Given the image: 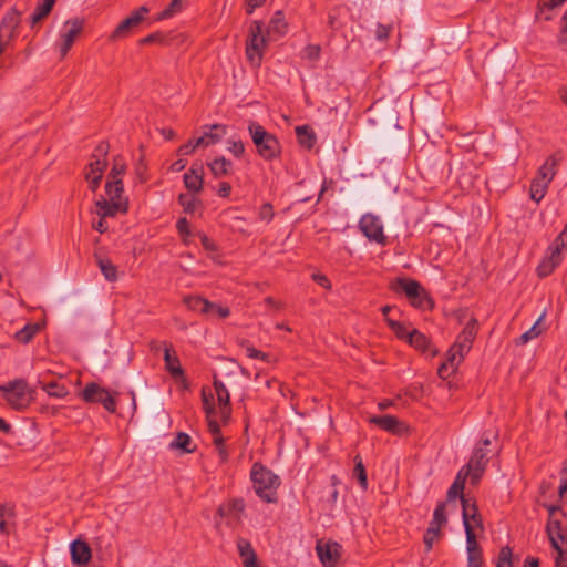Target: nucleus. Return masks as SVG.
I'll return each mask as SVG.
<instances>
[{"label": "nucleus", "instance_id": "f257e3e1", "mask_svg": "<svg viewBox=\"0 0 567 567\" xmlns=\"http://www.w3.org/2000/svg\"><path fill=\"white\" fill-rule=\"evenodd\" d=\"M478 322L475 318H471L462 332L457 336L455 342L446 353V360L439 367L437 373L442 379L453 374L458 365L463 362L465 355L472 349L473 341L476 338Z\"/></svg>", "mask_w": 567, "mask_h": 567}, {"label": "nucleus", "instance_id": "f03ea898", "mask_svg": "<svg viewBox=\"0 0 567 567\" xmlns=\"http://www.w3.org/2000/svg\"><path fill=\"white\" fill-rule=\"evenodd\" d=\"M105 195L106 197H101L95 202L96 214L100 217H114L127 212L128 199L124 195L122 182H106Z\"/></svg>", "mask_w": 567, "mask_h": 567}, {"label": "nucleus", "instance_id": "7ed1b4c3", "mask_svg": "<svg viewBox=\"0 0 567 567\" xmlns=\"http://www.w3.org/2000/svg\"><path fill=\"white\" fill-rule=\"evenodd\" d=\"M561 162V155L555 153L549 155L538 168L536 176L532 179L529 196L539 203L546 195L547 189L558 172V165Z\"/></svg>", "mask_w": 567, "mask_h": 567}, {"label": "nucleus", "instance_id": "20e7f679", "mask_svg": "<svg viewBox=\"0 0 567 567\" xmlns=\"http://www.w3.org/2000/svg\"><path fill=\"white\" fill-rule=\"evenodd\" d=\"M250 476L257 495L267 503H275L280 485L279 476L259 463L252 465Z\"/></svg>", "mask_w": 567, "mask_h": 567}, {"label": "nucleus", "instance_id": "39448f33", "mask_svg": "<svg viewBox=\"0 0 567 567\" xmlns=\"http://www.w3.org/2000/svg\"><path fill=\"white\" fill-rule=\"evenodd\" d=\"M549 517L546 525V532L553 548L557 553L567 549V516L565 512L556 505H545Z\"/></svg>", "mask_w": 567, "mask_h": 567}, {"label": "nucleus", "instance_id": "423d86ee", "mask_svg": "<svg viewBox=\"0 0 567 567\" xmlns=\"http://www.w3.org/2000/svg\"><path fill=\"white\" fill-rule=\"evenodd\" d=\"M272 41L265 33V27L261 21H252L248 29L246 40V58L251 66L258 68L262 62V58L268 43Z\"/></svg>", "mask_w": 567, "mask_h": 567}, {"label": "nucleus", "instance_id": "0eeeda50", "mask_svg": "<svg viewBox=\"0 0 567 567\" xmlns=\"http://www.w3.org/2000/svg\"><path fill=\"white\" fill-rule=\"evenodd\" d=\"M0 392L8 405L18 411L27 409L34 400V390L24 379H16L1 384Z\"/></svg>", "mask_w": 567, "mask_h": 567}, {"label": "nucleus", "instance_id": "6e6552de", "mask_svg": "<svg viewBox=\"0 0 567 567\" xmlns=\"http://www.w3.org/2000/svg\"><path fill=\"white\" fill-rule=\"evenodd\" d=\"M248 131L260 157L265 161H271L280 155L281 147L279 141L259 123L251 122L248 125Z\"/></svg>", "mask_w": 567, "mask_h": 567}, {"label": "nucleus", "instance_id": "1a4fd4ad", "mask_svg": "<svg viewBox=\"0 0 567 567\" xmlns=\"http://www.w3.org/2000/svg\"><path fill=\"white\" fill-rule=\"evenodd\" d=\"M206 393L210 404L214 405L215 411L213 417L217 421L220 419L224 423H227L231 415V408L229 404L230 395L225 384L219 381L216 377L214 378V392L212 390L203 389L202 394Z\"/></svg>", "mask_w": 567, "mask_h": 567}, {"label": "nucleus", "instance_id": "9d476101", "mask_svg": "<svg viewBox=\"0 0 567 567\" xmlns=\"http://www.w3.org/2000/svg\"><path fill=\"white\" fill-rule=\"evenodd\" d=\"M83 27L84 20L80 18L69 19L63 23L59 41L56 42L61 59L66 56L76 38L82 32Z\"/></svg>", "mask_w": 567, "mask_h": 567}, {"label": "nucleus", "instance_id": "9b49d317", "mask_svg": "<svg viewBox=\"0 0 567 567\" xmlns=\"http://www.w3.org/2000/svg\"><path fill=\"white\" fill-rule=\"evenodd\" d=\"M204 409H205V412L207 415L208 430L212 434L213 443L218 453L220 462L225 463L228 461L229 452L225 444V440H224L223 435L220 434L218 421H216L213 417L215 408L213 404H210L209 399L207 398L205 392H204Z\"/></svg>", "mask_w": 567, "mask_h": 567}, {"label": "nucleus", "instance_id": "f8f14e48", "mask_svg": "<svg viewBox=\"0 0 567 567\" xmlns=\"http://www.w3.org/2000/svg\"><path fill=\"white\" fill-rule=\"evenodd\" d=\"M80 396L87 403H101L110 413H114L116 411V401L114 395L95 382L86 384L80 393Z\"/></svg>", "mask_w": 567, "mask_h": 567}, {"label": "nucleus", "instance_id": "ddd939ff", "mask_svg": "<svg viewBox=\"0 0 567 567\" xmlns=\"http://www.w3.org/2000/svg\"><path fill=\"white\" fill-rule=\"evenodd\" d=\"M109 146L105 143H101L96 151L103 158H95L89 163V165L85 168V179L89 183V188L92 192H95L101 183V179L103 177V173L106 168V159L105 156L107 154Z\"/></svg>", "mask_w": 567, "mask_h": 567}, {"label": "nucleus", "instance_id": "4468645a", "mask_svg": "<svg viewBox=\"0 0 567 567\" xmlns=\"http://www.w3.org/2000/svg\"><path fill=\"white\" fill-rule=\"evenodd\" d=\"M359 228L370 241H374L380 245H384L386 243L383 224L378 216L370 213L364 214L360 218Z\"/></svg>", "mask_w": 567, "mask_h": 567}, {"label": "nucleus", "instance_id": "2eb2a0df", "mask_svg": "<svg viewBox=\"0 0 567 567\" xmlns=\"http://www.w3.org/2000/svg\"><path fill=\"white\" fill-rule=\"evenodd\" d=\"M148 13V8L145 6L140 7L137 10L133 11L130 17L124 19L111 33L110 40L117 41L120 39L128 37L145 19V16Z\"/></svg>", "mask_w": 567, "mask_h": 567}, {"label": "nucleus", "instance_id": "dca6fc26", "mask_svg": "<svg viewBox=\"0 0 567 567\" xmlns=\"http://www.w3.org/2000/svg\"><path fill=\"white\" fill-rule=\"evenodd\" d=\"M487 454L488 450L476 446L468 463L463 467L471 474L472 484H476L482 477L488 462Z\"/></svg>", "mask_w": 567, "mask_h": 567}, {"label": "nucleus", "instance_id": "f3484780", "mask_svg": "<svg viewBox=\"0 0 567 567\" xmlns=\"http://www.w3.org/2000/svg\"><path fill=\"white\" fill-rule=\"evenodd\" d=\"M318 556L324 567H336L340 556L341 547L337 543L317 544Z\"/></svg>", "mask_w": 567, "mask_h": 567}, {"label": "nucleus", "instance_id": "a211bd4d", "mask_svg": "<svg viewBox=\"0 0 567 567\" xmlns=\"http://www.w3.org/2000/svg\"><path fill=\"white\" fill-rule=\"evenodd\" d=\"M369 422L392 434H402L408 430L406 425L393 415H373L369 417Z\"/></svg>", "mask_w": 567, "mask_h": 567}, {"label": "nucleus", "instance_id": "6ab92c4d", "mask_svg": "<svg viewBox=\"0 0 567 567\" xmlns=\"http://www.w3.org/2000/svg\"><path fill=\"white\" fill-rule=\"evenodd\" d=\"M71 559L76 566H85L92 558V549L84 540L75 539L70 545Z\"/></svg>", "mask_w": 567, "mask_h": 567}, {"label": "nucleus", "instance_id": "aec40b11", "mask_svg": "<svg viewBox=\"0 0 567 567\" xmlns=\"http://www.w3.org/2000/svg\"><path fill=\"white\" fill-rule=\"evenodd\" d=\"M467 567H482V550L476 540L474 532L467 528L466 535Z\"/></svg>", "mask_w": 567, "mask_h": 567}, {"label": "nucleus", "instance_id": "412c9836", "mask_svg": "<svg viewBox=\"0 0 567 567\" xmlns=\"http://www.w3.org/2000/svg\"><path fill=\"white\" fill-rule=\"evenodd\" d=\"M395 291H403L412 305H416V299L422 297V287L415 280L399 278L393 285Z\"/></svg>", "mask_w": 567, "mask_h": 567}, {"label": "nucleus", "instance_id": "4be33fe9", "mask_svg": "<svg viewBox=\"0 0 567 567\" xmlns=\"http://www.w3.org/2000/svg\"><path fill=\"white\" fill-rule=\"evenodd\" d=\"M226 126L214 124L210 126L208 132H205L202 136L195 138V145H198L199 147L215 145L226 135Z\"/></svg>", "mask_w": 567, "mask_h": 567}, {"label": "nucleus", "instance_id": "5701e85b", "mask_svg": "<svg viewBox=\"0 0 567 567\" xmlns=\"http://www.w3.org/2000/svg\"><path fill=\"white\" fill-rule=\"evenodd\" d=\"M20 23V12L12 8L1 20L0 23V38L11 39L14 35L16 29Z\"/></svg>", "mask_w": 567, "mask_h": 567}, {"label": "nucleus", "instance_id": "b1692460", "mask_svg": "<svg viewBox=\"0 0 567 567\" xmlns=\"http://www.w3.org/2000/svg\"><path fill=\"white\" fill-rule=\"evenodd\" d=\"M237 550L244 567H260L257 555L249 540L245 538H238Z\"/></svg>", "mask_w": 567, "mask_h": 567}, {"label": "nucleus", "instance_id": "393cba45", "mask_svg": "<svg viewBox=\"0 0 567 567\" xmlns=\"http://www.w3.org/2000/svg\"><path fill=\"white\" fill-rule=\"evenodd\" d=\"M185 187L193 192L198 193L203 188V166L194 164L187 173L184 175Z\"/></svg>", "mask_w": 567, "mask_h": 567}, {"label": "nucleus", "instance_id": "a878e982", "mask_svg": "<svg viewBox=\"0 0 567 567\" xmlns=\"http://www.w3.org/2000/svg\"><path fill=\"white\" fill-rule=\"evenodd\" d=\"M287 32V23L285 21L284 14L281 11H277L271 18L267 28H265V33L272 41L278 40Z\"/></svg>", "mask_w": 567, "mask_h": 567}, {"label": "nucleus", "instance_id": "bb28decb", "mask_svg": "<svg viewBox=\"0 0 567 567\" xmlns=\"http://www.w3.org/2000/svg\"><path fill=\"white\" fill-rule=\"evenodd\" d=\"M184 305L192 311H197L203 315H209L213 310V302L199 296H186L183 299Z\"/></svg>", "mask_w": 567, "mask_h": 567}, {"label": "nucleus", "instance_id": "cd10ccee", "mask_svg": "<svg viewBox=\"0 0 567 567\" xmlns=\"http://www.w3.org/2000/svg\"><path fill=\"white\" fill-rule=\"evenodd\" d=\"M567 0H540L538 2L537 19L549 21L554 17V10L565 3Z\"/></svg>", "mask_w": 567, "mask_h": 567}, {"label": "nucleus", "instance_id": "c85d7f7f", "mask_svg": "<svg viewBox=\"0 0 567 567\" xmlns=\"http://www.w3.org/2000/svg\"><path fill=\"white\" fill-rule=\"evenodd\" d=\"M208 167L212 174L216 177L228 176L233 172V163L225 157H217L214 161L209 162Z\"/></svg>", "mask_w": 567, "mask_h": 567}, {"label": "nucleus", "instance_id": "c756f323", "mask_svg": "<svg viewBox=\"0 0 567 567\" xmlns=\"http://www.w3.org/2000/svg\"><path fill=\"white\" fill-rule=\"evenodd\" d=\"M471 477V474L467 473L465 468H461V471L457 473V476L454 481V483L451 485V487L447 491V497L449 499H455L456 497H464L463 491L465 486V481L467 477Z\"/></svg>", "mask_w": 567, "mask_h": 567}, {"label": "nucleus", "instance_id": "7c9ffc66", "mask_svg": "<svg viewBox=\"0 0 567 567\" xmlns=\"http://www.w3.org/2000/svg\"><path fill=\"white\" fill-rule=\"evenodd\" d=\"M14 525V512L11 506L0 504V533L9 534Z\"/></svg>", "mask_w": 567, "mask_h": 567}, {"label": "nucleus", "instance_id": "2f4dec72", "mask_svg": "<svg viewBox=\"0 0 567 567\" xmlns=\"http://www.w3.org/2000/svg\"><path fill=\"white\" fill-rule=\"evenodd\" d=\"M96 262L102 275L107 281L114 282L117 280V268L110 259L97 256Z\"/></svg>", "mask_w": 567, "mask_h": 567}, {"label": "nucleus", "instance_id": "473e14b6", "mask_svg": "<svg viewBox=\"0 0 567 567\" xmlns=\"http://www.w3.org/2000/svg\"><path fill=\"white\" fill-rule=\"evenodd\" d=\"M462 509H463V524L465 528V534L467 535V528L473 532V525L470 522V518H475L478 514L477 507L475 504H471L470 499L462 497Z\"/></svg>", "mask_w": 567, "mask_h": 567}, {"label": "nucleus", "instance_id": "72a5a7b5", "mask_svg": "<svg viewBox=\"0 0 567 567\" xmlns=\"http://www.w3.org/2000/svg\"><path fill=\"white\" fill-rule=\"evenodd\" d=\"M56 0H42L39 2L31 16V24L34 25L43 20L52 10Z\"/></svg>", "mask_w": 567, "mask_h": 567}, {"label": "nucleus", "instance_id": "f704fd0d", "mask_svg": "<svg viewBox=\"0 0 567 567\" xmlns=\"http://www.w3.org/2000/svg\"><path fill=\"white\" fill-rule=\"evenodd\" d=\"M126 172V163L122 156H115L113 158L112 168L107 175L106 182H122V177Z\"/></svg>", "mask_w": 567, "mask_h": 567}, {"label": "nucleus", "instance_id": "c9c22d12", "mask_svg": "<svg viewBox=\"0 0 567 567\" xmlns=\"http://www.w3.org/2000/svg\"><path fill=\"white\" fill-rule=\"evenodd\" d=\"M172 450H179L183 453H192L195 447L192 446V439L188 434L179 432L169 444Z\"/></svg>", "mask_w": 567, "mask_h": 567}, {"label": "nucleus", "instance_id": "e433bc0d", "mask_svg": "<svg viewBox=\"0 0 567 567\" xmlns=\"http://www.w3.org/2000/svg\"><path fill=\"white\" fill-rule=\"evenodd\" d=\"M164 361L167 371L173 377H179L183 374V370L178 358L172 353L171 348L168 347H166L164 350Z\"/></svg>", "mask_w": 567, "mask_h": 567}, {"label": "nucleus", "instance_id": "4c0bfd02", "mask_svg": "<svg viewBox=\"0 0 567 567\" xmlns=\"http://www.w3.org/2000/svg\"><path fill=\"white\" fill-rule=\"evenodd\" d=\"M408 342L419 351L427 352L430 350V340L416 329H412Z\"/></svg>", "mask_w": 567, "mask_h": 567}, {"label": "nucleus", "instance_id": "58836bf2", "mask_svg": "<svg viewBox=\"0 0 567 567\" xmlns=\"http://www.w3.org/2000/svg\"><path fill=\"white\" fill-rule=\"evenodd\" d=\"M296 135L298 142L307 148H311L316 142L315 134L308 125L297 126Z\"/></svg>", "mask_w": 567, "mask_h": 567}, {"label": "nucleus", "instance_id": "ea45409f", "mask_svg": "<svg viewBox=\"0 0 567 567\" xmlns=\"http://www.w3.org/2000/svg\"><path fill=\"white\" fill-rule=\"evenodd\" d=\"M40 327L37 323L25 324L22 329L16 332L14 338L20 343H29L33 337L39 332Z\"/></svg>", "mask_w": 567, "mask_h": 567}, {"label": "nucleus", "instance_id": "a19ab883", "mask_svg": "<svg viewBox=\"0 0 567 567\" xmlns=\"http://www.w3.org/2000/svg\"><path fill=\"white\" fill-rule=\"evenodd\" d=\"M386 322L395 336L402 340H409V334L412 333V329L404 323L386 318Z\"/></svg>", "mask_w": 567, "mask_h": 567}, {"label": "nucleus", "instance_id": "79ce46f5", "mask_svg": "<svg viewBox=\"0 0 567 567\" xmlns=\"http://www.w3.org/2000/svg\"><path fill=\"white\" fill-rule=\"evenodd\" d=\"M185 4L186 0H172L168 7L158 14L157 20H165L175 16L184 9Z\"/></svg>", "mask_w": 567, "mask_h": 567}, {"label": "nucleus", "instance_id": "37998d69", "mask_svg": "<svg viewBox=\"0 0 567 567\" xmlns=\"http://www.w3.org/2000/svg\"><path fill=\"white\" fill-rule=\"evenodd\" d=\"M42 389L54 398H65L69 394V390L65 385L60 384L58 382H50L44 384Z\"/></svg>", "mask_w": 567, "mask_h": 567}, {"label": "nucleus", "instance_id": "c03bdc74", "mask_svg": "<svg viewBox=\"0 0 567 567\" xmlns=\"http://www.w3.org/2000/svg\"><path fill=\"white\" fill-rule=\"evenodd\" d=\"M353 475L358 478L361 487L363 489L368 488V478L364 465L362 463V460L359 455L354 457V468H353Z\"/></svg>", "mask_w": 567, "mask_h": 567}, {"label": "nucleus", "instance_id": "a18cd8bd", "mask_svg": "<svg viewBox=\"0 0 567 567\" xmlns=\"http://www.w3.org/2000/svg\"><path fill=\"white\" fill-rule=\"evenodd\" d=\"M179 204L183 206L186 213L193 214L199 206V200L193 195H179Z\"/></svg>", "mask_w": 567, "mask_h": 567}, {"label": "nucleus", "instance_id": "49530a36", "mask_svg": "<svg viewBox=\"0 0 567 567\" xmlns=\"http://www.w3.org/2000/svg\"><path fill=\"white\" fill-rule=\"evenodd\" d=\"M445 508V503H439L434 509L433 518L430 524L435 525V527H442L445 525L447 522Z\"/></svg>", "mask_w": 567, "mask_h": 567}, {"label": "nucleus", "instance_id": "de8ad7c7", "mask_svg": "<svg viewBox=\"0 0 567 567\" xmlns=\"http://www.w3.org/2000/svg\"><path fill=\"white\" fill-rule=\"evenodd\" d=\"M440 529L441 527H435V525L430 524L427 530L425 532L424 544L427 551L432 549L434 542L439 538Z\"/></svg>", "mask_w": 567, "mask_h": 567}, {"label": "nucleus", "instance_id": "09e8293b", "mask_svg": "<svg viewBox=\"0 0 567 567\" xmlns=\"http://www.w3.org/2000/svg\"><path fill=\"white\" fill-rule=\"evenodd\" d=\"M512 555V549L508 546L502 547L496 567H513Z\"/></svg>", "mask_w": 567, "mask_h": 567}, {"label": "nucleus", "instance_id": "8fccbe9b", "mask_svg": "<svg viewBox=\"0 0 567 567\" xmlns=\"http://www.w3.org/2000/svg\"><path fill=\"white\" fill-rule=\"evenodd\" d=\"M321 49L317 44H308L301 53L302 59H308L310 61H316L320 56Z\"/></svg>", "mask_w": 567, "mask_h": 567}, {"label": "nucleus", "instance_id": "3c124183", "mask_svg": "<svg viewBox=\"0 0 567 567\" xmlns=\"http://www.w3.org/2000/svg\"><path fill=\"white\" fill-rule=\"evenodd\" d=\"M556 267L557 265H555L549 258L545 257L537 268L539 277H547Z\"/></svg>", "mask_w": 567, "mask_h": 567}, {"label": "nucleus", "instance_id": "603ef678", "mask_svg": "<svg viewBox=\"0 0 567 567\" xmlns=\"http://www.w3.org/2000/svg\"><path fill=\"white\" fill-rule=\"evenodd\" d=\"M227 150L237 158H240L245 153V145L241 141H228Z\"/></svg>", "mask_w": 567, "mask_h": 567}, {"label": "nucleus", "instance_id": "864d4df0", "mask_svg": "<svg viewBox=\"0 0 567 567\" xmlns=\"http://www.w3.org/2000/svg\"><path fill=\"white\" fill-rule=\"evenodd\" d=\"M244 509V503L241 501H235L233 504L223 505L218 508V514L224 516L231 511L241 512Z\"/></svg>", "mask_w": 567, "mask_h": 567}, {"label": "nucleus", "instance_id": "5fc2aeb1", "mask_svg": "<svg viewBox=\"0 0 567 567\" xmlns=\"http://www.w3.org/2000/svg\"><path fill=\"white\" fill-rule=\"evenodd\" d=\"M259 219L266 223H269L274 217V208L269 203L264 204L259 208L258 213Z\"/></svg>", "mask_w": 567, "mask_h": 567}, {"label": "nucleus", "instance_id": "6e6d98bb", "mask_svg": "<svg viewBox=\"0 0 567 567\" xmlns=\"http://www.w3.org/2000/svg\"><path fill=\"white\" fill-rule=\"evenodd\" d=\"M391 31H392V25H385V24L378 23L377 30H375V37L380 41H385L389 38Z\"/></svg>", "mask_w": 567, "mask_h": 567}, {"label": "nucleus", "instance_id": "4d7b16f0", "mask_svg": "<svg viewBox=\"0 0 567 567\" xmlns=\"http://www.w3.org/2000/svg\"><path fill=\"white\" fill-rule=\"evenodd\" d=\"M561 252L563 250L557 248L556 245H551L548 249V255L546 256L549 258L555 265H559L561 261Z\"/></svg>", "mask_w": 567, "mask_h": 567}, {"label": "nucleus", "instance_id": "13d9d810", "mask_svg": "<svg viewBox=\"0 0 567 567\" xmlns=\"http://www.w3.org/2000/svg\"><path fill=\"white\" fill-rule=\"evenodd\" d=\"M197 147H199L198 145H195V138L193 140H189L187 143L183 144L177 153L178 155H189L192 154Z\"/></svg>", "mask_w": 567, "mask_h": 567}, {"label": "nucleus", "instance_id": "bf43d9fd", "mask_svg": "<svg viewBox=\"0 0 567 567\" xmlns=\"http://www.w3.org/2000/svg\"><path fill=\"white\" fill-rule=\"evenodd\" d=\"M545 316V312H543L537 319V321L533 324V327L529 330H527L532 339L537 338L542 333L543 329L539 328V323L544 320Z\"/></svg>", "mask_w": 567, "mask_h": 567}, {"label": "nucleus", "instance_id": "052dcab7", "mask_svg": "<svg viewBox=\"0 0 567 567\" xmlns=\"http://www.w3.org/2000/svg\"><path fill=\"white\" fill-rule=\"evenodd\" d=\"M553 244L561 250L567 248V225Z\"/></svg>", "mask_w": 567, "mask_h": 567}, {"label": "nucleus", "instance_id": "680f3d73", "mask_svg": "<svg viewBox=\"0 0 567 567\" xmlns=\"http://www.w3.org/2000/svg\"><path fill=\"white\" fill-rule=\"evenodd\" d=\"M312 279L318 284L320 285L321 287H323L324 289H328L330 290L331 289V282L330 280L328 279L327 276L322 275V274H313L312 275Z\"/></svg>", "mask_w": 567, "mask_h": 567}, {"label": "nucleus", "instance_id": "e2e57ef3", "mask_svg": "<svg viewBox=\"0 0 567 567\" xmlns=\"http://www.w3.org/2000/svg\"><path fill=\"white\" fill-rule=\"evenodd\" d=\"M229 313V308L219 306L217 303H213V310L210 311L209 315H216L219 318H227Z\"/></svg>", "mask_w": 567, "mask_h": 567}, {"label": "nucleus", "instance_id": "0e129e2a", "mask_svg": "<svg viewBox=\"0 0 567 567\" xmlns=\"http://www.w3.org/2000/svg\"><path fill=\"white\" fill-rule=\"evenodd\" d=\"M246 353L251 359L267 360L268 355L254 347H247Z\"/></svg>", "mask_w": 567, "mask_h": 567}, {"label": "nucleus", "instance_id": "69168bd1", "mask_svg": "<svg viewBox=\"0 0 567 567\" xmlns=\"http://www.w3.org/2000/svg\"><path fill=\"white\" fill-rule=\"evenodd\" d=\"M266 0H245V8L248 14H251L254 10L261 7Z\"/></svg>", "mask_w": 567, "mask_h": 567}, {"label": "nucleus", "instance_id": "338daca9", "mask_svg": "<svg viewBox=\"0 0 567 567\" xmlns=\"http://www.w3.org/2000/svg\"><path fill=\"white\" fill-rule=\"evenodd\" d=\"M555 565L556 567H567V549H564L563 553H557Z\"/></svg>", "mask_w": 567, "mask_h": 567}, {"label": "nucleus", "instance_id": "774afa93", "mask_svg": "<svg viewBox=\"0 0 567 567\" xmlns=\"http://www.w3.org/2000/svg\"><path fill=\"white\" fill-rule=\"evenodd\" d=\"M558 493L563 501H567V477L561 476Z\"/></svg>", "mask_w": 567, "mask_h": 567}]
</instances>
